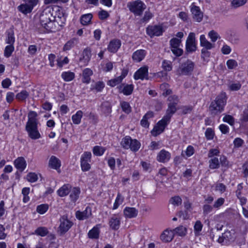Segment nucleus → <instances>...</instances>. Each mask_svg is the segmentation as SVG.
Wrapping results in <instances>:
<instances>
[{
    "instance_id": "1",
    "label": "nucleus",
    "mask_w": 248,
    "mask_h": 248,
    "mask_svg": "<svg viewBox=\"0 0 248 248\" xmlns=\"http://www.w3.org/2000/svg\"><path fill=\"white\" fill-rule=\"evenodd\" d=\"M52 6H46L40 16L41 25L47 31L54 32L58 29L56 11Z\"/></svg>"
},
{
    "instance_id": "2",
    "label": "nucleus",
    "mask_w": 248,
    "mask_h": 248,
    "mask_svg": "<svg viewBox=\"0 0 248 248\" xmlns=\"http://www.w3.org/2000/svg\"><path fill=\"white\" fill-rule=\"evenodd\" d=\"M226 103V97L225 93L218 95L216 99L211 102L209 110L212 115L215 116L221 113L224 110Z\"/></svg>"
},
{
    "instance_id": "3",
    "label": "nucleus",
    "mask_w": 248,
    "mask_h": 248,
    "mask_svg": "<svg viewBox=\"0 0 248 248\" xmlns=\"http://www.w3.org/2000/svg\"><path fill=\"white\" fill-rule=\"evenodd\" d=\"M127 7L135 16H141L146 8V5L140 0L128 2Z\"/></svg>"
},
{
    "instance_id": "4",
    "label": "nucleus",
    "mask_w": 248,
    "mask_h": 248,
    "mask_svg": "<svg viewBox=\"0 0 248 248\" xmlns=\"http://www.w3.org/2000/svg\"><path fill=\"white\" fill-rule=\"evenodd\" d=\"M60 225L58 232L61 235L64 234L72 227L73 223L68 219L67 216L63 215L59 219Z\"/></svg>"
},
{
    "instance_id": "5",
    "label": "nucleus",
    "mask_w": 248,
    "mask_h": 248,
    "mask_svg": "<svg viewBox=\"0 0 248 248\" xmlns=\"http://www.w3.org/2000/svg\"><path fill=\"white\" fill-rule=\"evenodd\" d=\"M194 63L189 60L182 63L178 69L179 75H191L194 67Z\"/></svg>"
},
{
    "instance_id": "6",
    "label": "nucleus",
    "mask_w": 248,
    "mask_h": 248,
    "mask_svg": "<svg viewBox=\"0 0 248 248\" xmlns=\"http://www.w3.org/2000/svg\"><path fill=\"white\" fill-rule=\"evenodd\" d=\"M38 124H26L25 129L28 132L29 137L32 140H37L41 137L38 130Z\"/></svg>"
},
{
    "instance_id": "7",
    "label": "nucleus",
    "mask_w": 248,
    "mask_h": 248,
    "mask_svg": "<svg viewBox=\"0 0 248 248\" xmlns=\"http://www.w3.org/2000/svg\"><path fill=\"white\" fill-rule=\"evenodd\" d=\"M169 122L167 121L164 118L160 120L155 125L153 128V129L151 131V133L154 136H157L159 135L161 133H162L165 127L169 124Z\"/></svg>"
},
{
    "instance_id": "8",
    "label": "nucleus",
    "mask_w": 248,
    "mask_h": 248,
    "mask_svg": "<svg viewBox=\"0 0 248 248\" xmlns=\"http://www.w3.org/2000/svg\"><path fill=\"white\" fill-rule=\"evenodd\" d=\"M163 32V28L160 25H150L146 28V33L151 37L160 36Z\"/></svg>"
},
{
    "instance_id": "9",
    "label": "nucleus",
    "mask_w": 248,
    "mask_h": 248,
    "mask_svg": "<svg viewBox=\"0 0 248 248\" xmlns=\"http://www.w3.org/2000/svg\"><path fill=\"white\" fill-rule=\"evenodd\" d=\"M197 48L195 44V34L193 32H190L187 37L186 42V50L188 52H193L196 51Z\"/></svg>"
},
{
    "instance_id": "10",
    "label": "nucleus",
    "mask_w": 248,
    "mask_h": 248,
    "mask_svg": "<svg viewBox=\"0 0 248 248\" xmlns=\"http://www.w3.org/2000/svg\"><path fill=\"white\" fill-rule=\"evenodd\" d=\"M190 11L192 15L193 19L195 21L200 22L202 21L203 14L199 6L195 5L194 3L191 6Z\"/></svg>"
},
{
    "instance_id": "11",
    "label": "nucleus",
    "mask_w": 248,
    "mask_h": 248,
    "mask_svg": "<svg viewBox=\"0 0 248 248\" xmlns=\"http://www.w3.org/2000/svg\"><path fill=\"white\" fill-rule=\"evenodd\" d=\"M134 78L136 80L148 79V67L144 66L139 69L134 74Z\"/></svg>"
},
{
    "instance_id": "12",
    "label": "nucleus",
    "mask_w": 248,
    "mask_h": 248,
    "mask_svg": "<svg viewBox=\"0 0 248 248\" xmlns=\"http://www.w3.org/2000/svg\"><path fill=\"white\" fill-rule=\"evenodd\" d=\"M121 46V41L118 39H114L111 40L107 47L108 50L113 53H116Z\"/></svg>"
},
{
    "instance_id": "13",
    "label": "nucleus",
    "mask_w": 248,
    "mask_h": 248,
    "mask_svg": "<svg viewBox=\"0 0 248 248\" xmlns=\"http://www.w3.org/2000/svg\"><path fill=\"white\" fill-rule=\"evenodd\" d=\"M170 157V153L164 149H162L157 154L156 160L159 162L164 163L168 162Z\"/></svg>"
},
{
    "instance_id": "14",
    "label": "nucleus",
    "mask_w": 248,
    "mask_h": 248,
    "mask_svg": "<svg viewBox=\"0 0 248 248\" xmlns=\"http://www.w3.org/2000/svg\"><path fill=\"white\" fill-rule=\"evenodd\" d=\"M108 223L112 230H118L121 224V217L117 215H113L110 218Z\"/></svg>"
},
{
    "instance_id": "15",
    "label": "nucleus",
    "mask_w": 248,
    "mask_h": 248,
    "mask_svg": "<svg viewBox=\"0 0 248 248\" xmlns=\"http://www.w3.org/2000/svg\"><path fill=\"white\" fill-rule=\"evenodd\" d=\"M92 216L91 208L87 206L85 210L82 212L78 211L76 212V217L78 220H84Z\"/></svg>"
},
{
    "instance_id": "16",
    "label": "nucleus",
    "mask_w": 248,
    "mask_h": 248,
    "mask_svg": "<svg viewBox=\"0 0 248 248\" xmlns=\"http://www.w3.org/2000/svg\"><path fill=\"white\" fill-rule=\"evenodd\" d=\"M176 106L177 105H173V104L169 103L168 108L166 110V113L163 118L170 122L172 116L177 111Z\"/></svg>"
},
{
    "instance_id": "17",
    "label": "nucleus",
    "mask_w": 248,
    "mask_h": 248,
    "mask_svg": "<svg viewBox=\"0 0 248 248\" xmlns=\"http://www.w3.org/2000/svg\"><path fill=\"white\" fill-rule=\"evenodd\" d=\"M91 49L90 47H87L85 48L82 52L81 57L79 58L80 62H83L85 65H87L91 60L92 56Z\"/></svg>"
},
{
    "instance_id": "18",
    "label": "nucleus",
    "mask_w": 248,
    "mask_h": 248,
    "mask_svg": "<svg viewBox=\"0 0 248 248\" xmlns=\"http://www.w3.org/2000/svg\"><path fill=\"white\" fill-rule=\"evenodd\" d=\"M146 51L144 49H139L133 53L132 58L133 60L137 62H141L145 57Z\"/></svg>"
},
{
    "instance_id": "19",
    "label": "nucleus",
    "mask_w": 248,
    "mask_h": 248,
    "mask_svg": "<svg viewBox=\"0 0 248 248\" xmlns=\"http://www.w3.org/2000/svg\"><path fill=\"white\" fill-rule=\"evenodd\" d=\"M15 167L20 171H23L26 167L27 163L23 157H18L14 161Z\"/></svg>"
},
{
    "instance_id": "20",
    "label": "nucleus",
    "mask_w": 248,
    "mask_h": 248,
    "mask_svg": "<svg viewBox=\"0 0 248 248\" xmlns=\"http://www.w3.org/2000/svg\"><path fill=\"white\" fill-rule=\"evenodd\" d=\"M232 239L231 232L229 231H226L223 233L221 236L218 238L217 242L222 245H224Z\"/></svg>"
},
{
    "instance_id": "21",
    "label": "nucleus",
    "mask_w": 248,
    "mask_h": 248,
    "mask_svg": "<svg viewBox=\"0 0 248 248\" xmlns=\"http://www.w3.org/2000/svg\"><path fill=\"white\" fill-rule=\"evenodd\" d=\"M138 211L135 208L126 207L124 210V214L126 217L133 218L137 217Z\"/></svg>"
},
{
    "instance_id": "22",
    "label": "nucleus",
    "mask_w": 248,
    "mask_h": 248,
    "mask_svg": "<svg viewBox=\"0 0 248 248\" xmlns=\"http://www.w3.org/2000/svg\"><path fill=\"white\" fill-rule=\"evenodd\" d=\"M34 7L27 3L20 4L17 7L18 10L24 15H27L31 12Z\"/></svg>"
},
{
    "instance_id": "23",
    "label": "nucleus",
    "mask_w": 248,
    "mask_h": 248,
    "mask_svg": "<svg viewBox=\"0 0 248 248\" xmlns=\"http://www.w3.org/2000/svg\"><path fill=\"white\" fill-rule=\"evenodd\" d=\"M48 164L51 168L56 170L59 169L61 165V161L54 155L50 157Z\"/></svg>"
},
{
    "instance_id": "24",
    "label": "nucleus",
    "mask_w": 248,
    "mask_h": 248,
    "mask_svg": "<svg viewBox=\"0 0 248 248\" xmlns=\"http://www.w3.org/2000/svg\"><path fill=\"white\" fill-rule=\"evenodd\" d=\"M100 225H96L95 226L93 227L88 232V235L90 238L91 239H98L100 233Z\"/></svg>"
},
{
    "instance_id": "25",
    "label": "nucleus",
    "mask_w": 248,
    "mask_h": 248,
    "mask_svg": "<svg viewBox=\"0 0 248 248\" xmlns=\"http://www.w3.org/2000/svg\"><path fill=\"white\" fill-rule=\"evenodd\" d=\"M71 188V186L69 184L64 185L58 189L57 193L60 197H64L70 193Z\"/></svg>"
},
{
    "instance_id": "26",
    "label": "nucleus",
    "mask_w": 248,
    "mask_h": 248,
    "mask_svg": "<svg viewBox=\"0 0 248 248\" xmlns=\"http://www.w3.org/2000/svg\"><path fill=\"white\" fill-rule=\"evenodd\" d=\"M154 112L152 111L147 112L143 117L142 120L140 121L141 125L144 127H148L149 125V123L148 119L152 118L154 117Z\"/></svg>"
},
{
    "instance_id": "27",
    "label": "nucleus",
    "mask_w": 248,
    "mask_h": 248,
    "mask_svg": "<svg viewBox=\"0 0 248 248\" xmlns=\"http://www.w3.org/2000/svg\"><path fill=\"white\" fill-rule=\"evenodd\" d=\"M173 235V231L166 230L160 235V239L164 242H169L172 240Z\"/></svg>"
},
{
    "instance_id": "28",
    "label": "nucleus",
    "mask_w": 248,
    "mask_h": 248,
    "mask_svg": "<svg viewBox=\"0 0 248 248\" xmlns=\"http://www.w3.org/2000/svg\"><path fill=\"white\" fill-rule=\"evenodd\" d=\"M200 44L202 46L206 49H211L214 47V45L209 42L205 38L204 35L200 36Z\"/></svg>"
},
{
    "instance_id": "29",
    "label": "nucleus",
    "mask_w": 248,
    "mask_h": 248,
    "mask_svg": "<svg viewBox=\"0 0 248 248\" xmlns=\"http://www.w3.org/2000/svg\"><path fill=\"white\" fill-rule=\"evenodd\" d=\"M93 75V71L89 68L85 69L82 73V81L83 83H89L90 81V77Z\"/></svg>"
},
{
    "instance_id": "30",
    "label": "nucleus",
    "mask_w": 248,
    "mask_h": 248,
    "mask_svg": "<svg viewBox=\"0 0 248 248\" xmlns=\"http://www.w3.org/2000/svg\"><path fill=\"white\" fill-rule=\"evenodd\" d=\"M92 18L93 15L92 14L83 15L80 18V23L84 26H87L91 23Z\"/></svg>"
},
{
    "instance_id": "31",
    "label": "nucleus",
    "mask_w": 248,
    "mask_h": 248,
    "mask_svg": "<svg viewBox=\"0 0 248 248\" xmlns=\"http://www.w3.org/2000/svg\"><path fill=\"white\" fill-rule=\"evenodd\" d=\"M80 192V190L78 187H75L70 189V197L72 202H75L78 199Z\"/></svg>"
},
{
    "instance_id": "32",
    "label": "nucleus",
    "mask_w": 248,
    "mask_h": 248,
    "mask_svg": "<svg viewBox=\"0 0 248 248\" xmlns=\"http://www.w3.org/2000/svg\"><path fill=\"white\" fill-rule=\"evenodd\" d=\"M101 110L105 114L108 115L111 112V106L108 101H105L101 105Z\"/></svg>"
},
{
    "instance_id": "33",
    "label": "nucleus",
    "mask_w": 248,
    "mask_h": 248,
    "mask_svg": "<svg viewBox=\"0 0 248 248\" xmlns=\"http://www.w3.org/2000/svg\"><path fill=\"white\" fill-rule=\"evenodd\" d=\"M174 234H177L180 236H184L187 233V229L183 226H179L173 230Z\"/></svg>"
},
{
    "instance_id": "34",
    "label": "nucleus",
    "mask_w": 248,
    "mask_h": 248,
    "mask_svg": "<svg viewBox=\"0 0 248 248\" xmlns=\"http://www.w3.org/2000/svg\"><path fill=\"white\" fill-rule=\"evenodd\" d=\"M132 140V139L130 136H126L122 140L121 145L124 149H129Z\"/></svg>"
},
{
    "instance_id": "35",
    "label": "nucleus",
    "mask_w": 248,
    "mask_h": 248,
    "mask_svg": "<svg viewBox=\"0 0 248 248\" xmlns=\"http://www.w3.org/2000/svg\"><path fill=\"white\" fill-rule=\"evenodd\" d=\"M62 78L65 81L69 82L75 78V74L70 71L64 72L62 74Z\"/></svg>"
},
{
    "instance_id": "36",
    "label": "nucleus",
    "mask_w": 248,
    "mask_h": 248,
    "mask_svg": "<svg viewBox=\"0 0 248 248\" xmlns=\"http://www.w3.org/2000/svg\"><path fill=\"white\" fill-rule=\"evenodd\" d=\"M37 114L34 111H31L28 114V121L26 124H38L36 119Z\"/></svg>"
},
{
    "instance_id": "37",
    "label": "nucleus",
    "mask_w": 248,
    "mask_h": 248,
    "mask_svg": "<svg viewBox=\"0 0 248 248\" xmlns=\"http://www.w3.org/2000/svg\"><path fill=\"white\" fill-rule=\"evenodd\" d=\"M83 112L81 110H78L77 113L72 117L73 122L75 124H78L80 123L81 119L82 117Z\"/></svg>"
},
{
    "instance_id": "38",
    "label": "nucleus",
    "mask_w": 248,
    "mask_h": 248,
    "mask_svg": "<svg viewBox=\"0 0 248 248\" xmlns=\"http://www.w3.org/2000/svg\"><path fill=\"white\" fill-rule=\"evenodd\" d=\"M15 41L14 32L13 30H10L7 32V37L6 38V43L9 45H13Z\"/></svg>"
},
{
    "instance_id": "39",
    "label": "nucleus",
    "mask_w": 248,
    "mask_h": 248,
    "mask_svg": "<svg viewBox=\"0 0 248 248\" xmlns=\"http://www.w3.org/2000/svg\"><path fill=\"white\" fill-rule=\"evenodd\" d=\"M48 233L47 229L45 227H40L37 228L34 232V234L42 237L46 236Z\"/></svg>"
},
{
    "instance_id": "40",
    "label": "nucleus",
    "mask_w": 248,
    "mask_h": 248,
    "mask_svg": "<svg viewBox=\"0 0 248 248\" xmlns=\"http://www.w3.org/2000/svg\"><path fill=\"white\" fill-rule=\"evenodd\" d=\"M77 39L75 38H74L70 40H69L67 43L64 45L63 50L64 51H67L70 50L71 48L73 47L75 44L77 42Z\"/></svg>"
},
{
    "instance_id": "41",
    "label": "nucleus",
    "mask_w": 248,
    "mask_h": 248,
    "mask_svg": "<svg viewBox=\"0 0 248 248\" xmlns=\"http://www.w3.org/2000/svg\"><path fill=\"white\" fill-rule=\"evenodd\" d=\"M129 149L133 152H137L140 147V143L136 139H132Z\"/></svg>"
},
{
    "instance_id": "42",
    "label": "nucleus",
    "mask_w": 248,
    "mask_h": 248,
    "mask_svg": "<svg viewBox=\"0 0 248 248\" xmlns=\"http://www.w3.org/2000/svg\"><path fill=\"white\" fill-rule=\"evenodd\" d=\"M242 85L239 81L231 82L230 83L228 88L231 91H237L241 88Z\"/></svg>"
},
{
    "instance_id": "43",
    "label": "nucleus",
    "mask_w": 248,
    "mask_h": 248,
    "mask_svg": "<svg viewBox=\"0 0 248 248\" xmlns=\"http://www.w3.org/2000/svg\"><path fill=\"white\" fill-rule=\"evenodd\" d=\"M133 89L134 86L132 84H127L123 88L121 92L125 95H129L132 93Z\"/></svg>"
},
{
    "instance_id": "44",
    "label": "nucleus",
    "mask_w": 248,
    "mask_h": 248,
    "mask_svg": "<svg viewBox=\"0 0 248 248\" xmlns=\"http://www.w3.org/2000/svg\"><path fill=\"white\" fill-rule=\"evenodd\" d=\"M209 163L211 169H216L219 167V162L217 157H214L209 160Z\"/></svg>"
},
{
    "instance_id": "45",
    "label": "nucleus",
    "mask_w": 248,
    "mask_h": 248,
    "mask_svg": "<svg viewBox=\"0 0 248 248\" xmlns=\"http://www.w3.org/2000/svg\"><path fill=\"white\" fill-rule=\"evenodd\" d=\"M29 95V93L27 91L23 90L16 94V98L19 101H24L28 97Z\"/></svg>"
},
{
    "instance_id": "46",
    "label": "nucleus",
    "mask_w": 248,
    "mask_h": 248,
    "mask_svg": "<svg viewBox=\"0 0 248 248\" xmlns=\"http://www.w3.org/2000/svg\"><path fill=\"white\" fill-rule=\"evenodd\" d=\"M93 151L94 155L101 156L104 153L105 149L101 146H95L93 147Z\"/></svg>"
},
{
    "instance_id": "47",
    "label": "nucleus",
    "mask_w": 248,
    "mask_h": 248,
    "mask_svg": "<svg viewBox=\"0 0 248 248\" xmlns=\"http://www.w3.org/2000/svg\"><path fill=\"white\" fill-rule=\"evenodd\" d=\"M15 49V47L14 46V45H9L8 46H7L4 49V55L6 58H9L10 57L14 51Z\"/></svg>"
},
{
    "instance_id": "48",
    "label": "nucleus",
    "mask_w": 248,
    "mask_h": 248,
    "mask_svg": "<svg viewBox=\"0 0 248 248\" xmlns=\"http://www.w3.org/2000/svg\"><path fill=\"white\" fill-rule=\"evenodd\" d=\"M48 209V205L47 204H42L38 205L36 208V211L40 214H43L45 213Z\"/></svg>"
},
{
    "instance_id": "49",
    "label": "nucleus",
    "mask_w": 248,
    "mask_h": 248,
    "mask_svg": "<svg viewBox=\"0 0 248 248\" xmlns=\"http://www.w3.org/2000/svg\"><path fill=\"white\" fill-rule=\"evenodd\" d=\"M124 201V198L121 196V195L118 193L116 198L115 202L113 205V209H117L118 206L122 203Z\"/></svg>"
},
{
    "instance_id": "50",
    "label": "nucleus",
    "mask_w": 248,
    "mask_h": 248,
    "mask_svg": "<svg viewBox=\"0 0 248 248\" xmlns=\"http://www.w3.org/2000/svg\"><path fill=\"white\" fill-rule=\"evenodd\" d=\"M181 42V40L178 38H173L171 39L170 41L171 49L173 48H176V47H179Z\"/></svg>"
},
{
    "instance_id": "51",
    "label": "nucleus",
    "mask_w": 248,
    "mask_h": 248,
    "mask_svg": "<svg viewBox=\"0 0 248 248\" xmlns=\"http://www.w3.org/2000/svg\"><path fill=\"white\" fill-rule=\"evenodd\" d=\"M214 131L211 128H208L205 131V136L207 140H213L214 137Z\"/></svg>"
},
{
    "instance_id": "52",
    "label": "nucleus",
    "mask_w": 248,
    "mask_h": 248,
    "mask_svg": "<svg viewBox=\"0 0 248 248\" xmlns=\"http://www.w3.org/2000/svg\"><path fill=\"white\" fill-rule=\"evenodd\" d=\"M27 179L31 183H33L37 181L38 176L34 172H30L27 175Z\"/></svg>"
},
{
    "instance_id": "53",
    "label": "nucleus",
    "mask_w": 248,
    "mask_h": 248,
    "mask_svg": "<svg viewBox=\"0 0 248 248\" xmlns=\"http://www.w3.org/2000/svg\"><path fill=\"white\" fill-rule=\"evenodd\" d=\"M121 106L123 110L126 113L131 112V107L129 103L127 102L123 101L121 103Z\"/></svg>"
},
{
    "instance_id": "54",
    "label": "nucleus",
    "mask_w": 248,
    "mask_h": 248,
    "mask_svg": "<svg viewBox=\"0 0 248 248\" xmlns=\"http://www.w3.org/2000/svg\"><path fill=\"white\" fill-rule=\"evenodd\" d=\"M153 16V15L149 11H146L143 17L140 19L141 22H147Z\"/></svg>"
},
{
    "instance_id": "55",
    "label": "nucleus",
    "mask_w": 248,
    "mask_h": 248,
    "mask_svg": "<svg viewBox=\"0 0 248 248\" xmlns=\"http://www.w3.org/2000/svg\"><path fill=\"white\" fill-rule=\"evenodd\" d=\"M162 67L166 71H170L172 69L171 62L167 60H164L162 62Z\"/></svg>"
},
{
    "instance_id": "56",
    "label": "nucleus",
    "mask_w": 248,
    "mask_h": 248,
    "mask_svg": "<svg viewBox=\"0 0 248 248\" xmlns=\"http://www.w3.org/2000/svg\"><path fill=\"white\" fill-rule=\"evenodd\" d=\"M213 208H214L213 206H211L208 204H205L203 206V214L204 215H207L211 212H212L213 210Z\"/></svg>"
},
{
    "instance_id": "57",
    "label": "nucleus",
    "mask_w": 248,
    "mask_h": 248,
    "mask_svg": "<svg viewBox=\"0 0 248 248\" xmlns=\"http://www.w3.org/2000/svg\"><path fill=\"white\" fill-rule=\"evenodd\" d=\"M225 202V199L223 198H218L213 204V207L215 208H219Z\"/></svg>"
},
{
    "instance_id": "58",
    "label": "nucleus",
    "mask_w": 248,
    "mask_h": 248,
    "mask_svg": "<svg viewBox=\"0 0 248 248\" xmlns=\"http://www.w3.org/2000/svg\"><path fill=\"white\" fill-rule=\"evenodd\" d=\"M223 121L224 122L228 123L231 125H233L234 124V119L230 115H226L223 118Z\"/></svg>"
},
{
    "instance_id": "59",
    "label": "nucleus",
    "mask_w": 248,
    "mask_h": 248,
    "mask_svg": "<svg viewBox=\"0 0 248 248\" xmlns=\"http://www.w3.org/2000/svg\"><path fill=\"white\" fill-rule=\"evenodd\" d=\"M226 64L229 69H232L237 66V62L233 59H230L227 61Z\"/></svg>"
},
{
    "instance_id": "60",
    "label": "nucleus",
    "mask_w": 248,
    "mask_h": 248,
    "mask_svg": "<svg viewBox=\"0 0 248 248\" xmlns=\"http://www.w3.org/2000/svg\"><path fill=\"white\" fill-rule=\"evenodd\" d=\"M247 0H233L232 4L234 8H237L245 4Z\"/></svg>"
},
{
    "instance_id": "61",
    "label": "nucleus",
    "mask_w": 248,
    "mask_h": 248,
    "mask_svg": "<svg viewBox=\"0 0 248 248\" xmlns=\"http://www.w3.org/2000/svg\"><path fill=\"white\" fill-rule=\"evenodd\" d=\"M169 104H173V105H177L179 102V98L176 95L170 96L168 98Z\"/></svg>"
},
{
    "instance_id": "62",
    "label": "nucleus",
    "mask_w": 248,
    "mask_h": 248,
    "mask_svg": "<svg viewBox=\"0 0 248 248\" xmlns=\"http://www.w3.org/2000/svg\"><path fill=\"white\" fill-rule=\"evenodd\" d=\"M203 225L200 220H197L195 222L194 226V230L195 233H199L202 230Z\"/></svg>"
},
{
    "instance_id": "63",
    "label": "nucleus",
    "mask_w": 248,
    "mask_h": 248,
    "mask_svg": "<svg viewBox=\"0 0 248 248\" xmlns=\"http://www.w3.org/2000/svg\"><path fill=\"white\" fill-rule=\"evenodd\" d=\"M170 202L172 204L178 206L181 204L182 199L179 196H175L171 198Z\"/></svg>"
},
{
    "instance_id": "64",
    "label": "nucleus",
    "mask_w": 248,
    "mask_h": 248,
    "mask_svg": "<svg viewBox=\"0 0 248 248\" xmlns=\"http://www.w3.org/2000/svg\"><path fill=\"white\" fill-rule=\"evenodd\" d=\"M98 16L101 20H105L109 17V14L107 11L102 10L99 12Z\"/></svg>"
}]
</instances>
